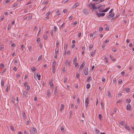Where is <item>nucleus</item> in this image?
Instances as JSON below:
<instances>
[{"label": "nucleus", "mask_w": 134, "mask_h": 134, "mask_svg": "<svg viewBox=\"0 0 134 134\" xmlns=\"http://www.w3.org/2000/svg\"><path fill=\"white\" fill-rule=\"evenodd\" d=\"M56 65V62L54 61L53 63L52 64V71L53 73H54L55 72L56 69L55 65Z\"/></svg>", "instance_id": "f257e3e1"}, {"label": "nucleus", "mask_w": 134, "mask_h": 134, "mask_svg": "<svg viewBox=\"0 0 134 134\" xmlns=\"http://www.w3.org/2000/svg\"><path fill=\"white\" fill-rule=\"evenodd\" d=\"M32 130L31 131L30 130V131L31 134H37V130L36 128H35L34 127H32Z\"/></svg>", "instance_id": "f03ea898"}, {"label": "nucleus", "mask_w": 134, "mask_h": 134, "mask_svg": "<svg viewBox=\"0 0 134 134\" xmlns=\"http://www.w3.org/2000/svg\"><path fill=\"white\" fill-rule=\"evenodd\" d=\"M89 103L88 97H87V98H86V99L85 103L86 109H87V107L88 106V104H89Z\"/></svg>", "instance_id": "7ed1b4c3"}, {"label": "nucleus", "mask_w": 134, "mask_h": 134, "mask_svg": "<svg viewBox=\"0 0 134 134\" xmlns=\"http://www.w3.org/2000/svg\"><path fill=\"white\" fill-rule=\"evenodd\" d=\"M84 74L86 75H87L88 74V70L87 68H86L83 70Z\"/></svg>", "instance_id": "20e7f679"}, {"label": "nucleus", "mask_w": 134, "mask_h": 134, "mask_svg": "<svg viewBox=\"0 0 134 134\" xmlns=\"http://www.w3.org/2000/svg\"><path fill=\"white\" fill-rule=\"evenodd\" d=\"M96 14L98 17H100V16H103L105 15V13H96Z\"/></svg>", "instance_id": "39448f33"}, {"label": "nucleus", "mask_w": 134, "mask_h": 134, "mask_svg": "<svg viewBox=\"0 0 134 134\" xmlns=\"http://www.w3.org/2000/svg\"><path fill=\"white\" fill-rule=\"evenodd\" d=\"M22 92L23 93V97H26L28 96V92H25V91H23Z\"/></svg>", "instance_id": "423d86ee"}, {"label": "nucleus", "mask_w": 134, "mask_h": 134, "mask_svg": "<svg viewBox=\"0 0 134 134\" xmlns=\"http://www.w3.org/2000/svg\"><path fill=\"white\" fill-rule=\"evenodd\" d=\"M114 15V13H110L109 15L107 16V18H113Z\"/></svg>", "instance_id": "0eeeda50"}, {"label": "nucleus", "mask_w": 134, "mask_h": 134, "mask_svg": "<svg viewBox=\"0 0 134 134\" xmlns=\"http://www.w3.org/2000/svg\"><path fill=\"white\" fill-rule=\"evenodd\" d=\"M131 105L130 104H128L127 105V107L126 108L127 110L129 111H130L131 110Z\"/></svg>", "instance_id": "6e6552de"}, {"label": "nucleus", "mask_w": 134, "mask_h": 134, "mask_svg": "<svg viewBox=\"0 0 134 134\" xmlns=\"http://www.w3.org/2000/svg\"><path fill=\"white\" fill-rule=\"evenodd\" d=\"M64 108V105L63 104H62L61 105V107L60 108V110L61 112L63 111Z\"/></svg>", "instance_id": "1a4fd4ad"}, {"label": "nucleus", "mask_w": 134, "mask_h": 134, "mask_svg": "<svg viewBox=\"0 0 134 134\" xmlns=\"http://www.w3.org/2000/svg\"><path fill=\"white\" fill-rule=\"evenodd\" d=\"M96 51V50H94L93 52L91 53L90 55L91 56L93 57L94 56Z\"/></svg>", "instance_id": "9d476101"}, {"label": "nucleus", "mask_w": 134, "mask_h": 134, "mask_svg": "<svg viewBox=\"0 0 134 134\" xmlns=\"http://www.w3.org/2000/svg\"><path fill=\"white\" fill-rule=\"evenodd\" d=\"M57 87L56 86V88L54 92V94L55 95H56V94L58 92V91L57 89Z\"/></svg>", "instance_id": "9b49d317"}, {"label": "nucleus", "mask_w": 134, "mask_h": 134, "mask_svg": "<svg viewBox=\"0 0 134 134\" xmlns=\"http://www.w3.org/2000/svg\"><path fill=\"white\" fill-rule=\"evenodd\" d=\"M130 89L129 88H125V91H126L127 93H129L130 92Z\"/></svg>", "instance_id": "f8f14e48"}, {"label": "nucleus", "mask_w": 134, "mask_h": 134, "mask_svg": "<svg viewBox=\"0 0 134 134\" xmlns=\"http://www.w3.org/2000/svg\"><path fill=\"white\" fill-rule=\"evenodd\" d=\"M125 129L128 130L129 131H130L131 129L129 126H127L126 125L125 126Z\"/></svg>", "instance_id": "ddd939ff"}, {"label": "nucleus", "mask_w": 134, "mask_h": 134, "mask_svg": "<svg viewBox=\"0 0 134 134\" xmlns=\"http://www.w3.org/2000/svg\"><path fill=\"white\" fill-rule=\"evenodd\" d=\"M90 4H91V5H89V6H90V8L91 7L90 5L91 6V9L93 7H94L96 5V4L95 3H93L92 4H91V3H90Z\"/></svg>", "instance_id": "4468645a"}, {"label": "nucleus", "mask_w": 134, "mask_h": 134, "mask_svg": "<svg viewBox=\"0 0 134 134\" xmlns=\"http://www.w3.org/2000/svg\"><path fill=\"white\" fill-rule=\"evenodd\" d=\"M4 48V47L3 44L0 45V50L1 51H3Z\"/></svg>", "instance_id": "2eb2a0df"}, {"label": "nucleus", "mask_w": 134, "mask_h": 134, "mask_svg": "<svg viewBox=\"0 0 134 134\" xmlns=\"http://www.w3.org/2000/svg\"><path fill=\"white\" fill-rule=\"evenodd\" d=\"M110 8L109 7H108V8H106V9H105L104 10H103V12H107L108 10H109V9H110Z\"/></svg>", "instance_id": "dca6fc26"}, {"label": "nucleus", "mask_w": 134, "mask_h": 134, "mask_svg": "<svg viewBox=\"0 0 134 134\" xmlns=\"http://www.w3.org/2000/svg\"><path fill=\"white\" fill-rule=\"evenodd\" d=\"M47 95L48 97L49 96L51 95V94L50 92V91L48 90L47 92Z\"/></svg>", "instance_id": "f3484780"}, {"label": "nucleus", "mask_w": 134, "mask_h": 134, "mask_svg": "<svg viewBox=\"0 0 134 134\" xmlns=\"http://www.w3.org/2000/svg\"><path fill=\"white\" fill-rule=\"evenodd\" d=\"M131 101V100L130 99H127L126 100V103H130Z\"/></svg>", "instance_id": "a211bd4d"}, {"label": "nucleus", "mask_w": 134, "mask_h": 134, "mask_svg": "<svg viewBox=\"0 0 134 134\" xmlns=\"http://www.w3.org/2000/svg\"><path fill=\"white\" fill-rule=\"evenodd\" d=\"M104 60L105 61V63H108V58L106 56H105L104 58Z\"/></svg>", "instance_id": "6ab92c4d"}, {"label": "nucleus", "mask_w": 134, "mask_h": 134, "mask_svg": "<svg viewBox=\"0 0 134 134\" xmlns=\"http://www.w3.org/2000/svg\"><path fill=\"white\" fill-rule=\"evenodd\" d=\"M83 13H84L85 15L87 14H88V12L87 11V10L86 9H84L83 10Z\"/></svg>", "instance_id": "aec40b11"}, {"label": "nucleus", "mask_w": 134, "mask_h": 134, "mask_svg": "<svg viewBox=\"0 0 134 134\" xmlns=\"http://www.w3.org/2000/svg\"><path fill=\"white\" fill-rule=\"evenodd\" d=\"M79 5V3L78 2H77L74 5L73 7L74 8L76 7L77 6H78Z\"/></svg>", "instance_id": "412c9836"}, {"label": "nucleus", "mask_w": 134, "mask_h": 134, "mask_svg": "<svg viewBox=\"0 0 134 134\" xmlns=\"http://www.w3.org/2000/svg\"><path fill=\"white\" fill-rule=\"evenodd\" d=\"M36 75L38 78V80H40V79L41 75L40 74L38 75L37 73V74Z\"/></svg>", "instance_id": "4be33fe9"}, {"label": "nucleus", "mask_w": 134, "mask_h": 134, "mask_svg": "<svg viewBox=\"0 0 134 134\" xmlns=\"http://www.w3.org/2000/svg\"><path fill=\"white\" fill-rule=\"evenodd\" d=\"M85 65V62H83V63H82L80 67V68H82Z\"/></svg>", "instance_id": "5701e85b"}, {"label": "nucleus", "mask_w": 134, "mask_h": 134, "mask_svg": "<svg viewBox=\"0 0 134 134\" xmlns=\"http://www.w3.org/2000/svg\"><path fill=\"white\" fill-rule=\"evenodd\" d=\"M31 70H32L33 71H36V68H35L34 67H33L31 68Z\"/></svg>", "instance_id": "b1692460"}, {"label": "nucleus", "mask_w": 134, "mask_h": 134, "mask_svg": "<svg viewBox=\"0 0 134 134\" xmlns=\"http://www.w3.org/2000/svg\"><path fill=\"white\" fill-rule=\"evenodd\" d=\"M10 127V129L12 131H14L15 130V129L14 128V127L13 126H9Z\"/></svg>", "instance_id": "393cba45"}, {"label": "nucleus", "mask_w": 134, "mask_h": 134, "mask_svg": "<svg viewBox=\"0 0 134 134\" xmlns=\"http://www.w3.org/2000/svg\"><path fill=\"white\" fill-rule=\"evenodd\" d=\"M45 40H46L48 36L47 35L44 34L43 36Z\"/></svg>", "instance_id": "a878e982"}, {"label": "nucleus", "mask_w": 134, "mask_h": 134, "mask_svg": "<svg viewBox=\"0 0 134 134\" xmlns=\"http://www.w3.org/2000/svg\"><path fill=\"white\" fill-rule=\"evenodd\" d=\"M90 84L89 83H88L86 85V87L87 88L89 89L90 88Z\"/></svg>", "instance_id": "bb28decb"}, {"label": "nucleus", "mask_w": 134, "mask_h": 134, "mask_svg": "<svg viewBox=\"0 0 134 134\" xmlns=\"http://www.w3.org/2000/svg\"><path fill=\"white\" fill-rule=\"evenodd\" d=\"M98 11L99 12H103V9L102 8H99V9L98 10Z\"/></svg>", "instance_id": "cd10ccee"}, {"label": "nucleus", "mask_w": 134, "mask_h": 134, "mask_svg": "<svg viewBox=\"0 0 134 134\" xmlns=\"http://www.w3.org/2000/svg\"><path fill=\"white\" fill-rule=\"evenodd\" d=\"M67 80H68L67 77H66L64 79V83H67Z\"/></svg>", "instance_id": "c85d7f7f"}, {"label": "nucleus", "mask_w": 134, "mask_h": 134, "mask_svg": "<svg viewBox=\"0 0 134 134\" xmlns=\"http://www.w3.org/2000/svg\"><path fill=\"white\" fill-rule=\"evenodd\" d=\"M125 122V121H120V124L121 125H124V123Z\"/></svg>", "instance_id": "c756f323"}, {"label": "nucleus", "mask_w": 134, "mask_h": 134, "mask_svg": "<svg viewBox=\"0 0 134 134\" xmlns=\"http://www.w3.org/2000/svg\"><path fill=\"white\" fill-rule=\"evenodd\" d=\"M1 85L2 87L3 86L4 84V80H3L2 81L1 80Z\"/></svg>", "instance_id": "7c9ffc66"}, {"label": "nucleus", "mask_w": 134, "mask_h": 134, "mask_svg": "<svg viewBox=\"0 0 134 134\" xmlns=\"http://www.w3.org/2000/svg\"><path fill=\"white\" fill-rule=\"evenodd\" d=\"M99 117L100 120H102V118H103L101 114H99Z\"/></svg>", "instance_id": "2f4dec72"}, {"label": "nucleus", "mask_w": 134, "mask_h": 134, "mask_svg": "<svg viewBox=\"0 0 134 134\" xmlns=\"http://www.w3.org/2000/svg\"><path fill=\"white\" fill-rule=\"evenodd\" d=\"M6 70V68H4L3 69V71H1V72H0V73H1V74H3V73H4V72H5V70Z\"/></svg>", "instance_id": "473e14b6"}, {"label": "nucleus", "mask_w": 134, "mask_h": 134, "mask_svg": "<svg viewBox=\"0 0 134 134\" xmlns=\"http://www.w3.org/2000/svg\"><path fill=\"white\" fill-rule=\"evenodd\" d=\"M48 2V1H45L43 3H42V5L43 4H47Z\"/></svg>", "instance_id": "72a5a7b5"}, {"label": "nucleus", "mask_w": 134, "mask_h": 134, "mask_svg": "<svg viewBox=\"0 0 134 134\" xmlns=\"http://www.w3.org/2000/svg\"><path fill=\"white\" fill-rule=\"evenodd\" d=\"M0 66H1L2 67V69H4V64L3 63H1L0 64Z\"/></svg>", "instance_id": "f704fd0d"}, {"label": "nucleus", "mask_w": 134, "mask_h": 134, "mask_svg": "<svg viewBox=\"0 0 134 134\" xmlns=\"http://www.w3.org/2000/svg\"><path fill=\"white\" fill-rule=\"evenodd\" d=\"M95 131H96V133H99V132H100L97 129H95Z\"/></svg>", "instance_id": "c9c22d12"}, {"label": "nucleus", "mask_w": 134, "mask_h": 134, "mask_svg": "<svg viewBox=\"0 0 134 134\" xmlns=\"http://www.w3.org/2000/svg\"><path fill=\"white\" fill-rule=\"evenodd\" d=\"M11 24H8L7 27V29L9 30V29H10L11 27Z\"/></svg>", "instance_id": "e433bc0d"}, {"label": "nucleus", "mask_w": 134, "mask_h": 134, "mask_svg": "<svg viewBox=\"0 0 134 134\" xmlns=\"http://www.w3.org/2000/svg\"><path fill=\"white\" fill-rule=\"evenodd\" d=\"M107 96H108L109 97H111V93L110 92V91L108 92V94H107Z\"/></svg>", "instance_id": "4c0bfd02"}, {"label": "nucleus", "mask_w": 134, "mask_h": 134, "mask_svg": "<svg viewBox=\"0 0 134 134\" xmlns=\"http://www.w3.org/2000/svg\"><path fill=\"white\" fill-rule=\"evenodd\" d=\"M24 46L23 44L21 45V49L22 51H23V50H24Z\"/></svg>", "instance_id": "58836bf2"}, {"label": "nucleus", "mask_w": 134, "mask_h": 134, "mask_svg": "<svg viewBox=\"0 0 134 134\" xmlns=\"http://www.w3.org/2000/svg\"><path fill=\"white\" fill-rule=\"evenodd\" d=\"M56 49H55V55L57 54H58V52L59 51V49H58L57 51H56Z\"/></svg>", "instance_id": "ea45409f"}, {"label": "nucleus", "mask_w": 134, "mask_h": 134, "mask_svg": "<svg viewBox=\"0 0 134 134\" xmlns=\"http://www.w3.org/2000/svg\"><path fill=\"white\" fill-rule=\"evenodd\" d=\"M40 38H38L37 39V42L38 43H40Z\"/></svg>", "instance_id": "a19ab883"}, {"label": "nucleus", "mask_w": 134, "mask_h": 134, "mask_svg": "<svg viewBox=\"0 0 134 134\" xmlns=\"http://www.w3.org/2000/svg\"><path fill=\"white\" fill-rule=\"evenodd\" d=\"M93 46L92 44L89 47V49L90 50H91L93 48Z\"/></svg>", "instance_id": "79ce46f5"}, {"label": "nucleus", "mask_w": 134, "mask_h": 134, "mask_svg": "<svg viewBox=\"0 0 134 134\" xmlns=\"http://www.w3.org/2000/svg\"><path fill=\"white\" fill-rule=\"evenodd\" d=\"M91 76H89V77L87 79V82H89V80L90 79H91Z\"/></svg>", "instance_id": "37998d69"}, {"label": "nucleus", "mask_w": 134, "mask_h": 134, "mask_svg": "<svg viewBox=\"0 0 134 134\" xmlns=\"http://www.w3.org/2000/svg\"><path fill=\"white\" fill-rule=\"evenodd\" d=\"M33 0H30L29 2L28 3H27L26 4V5H28L29 4L32 3L33 2Z\"/></svg>", "instance_id": "c03bdc74"}, {"label": "nucleus", "mask_w": 134, "mask_h": 134, "mask_svg": "<svg viewBox=\"0 0 134 134\" xmlns=\"http://www.w3.org/2000/svg\"><path fill=\"white\" fill-rule=\"evenodd\" d=\"M42 55H41L38 58V60H40L42 58Z\"/></svg>", "instance_id": "a18cd8bd"}, {"label": "nucleus", "mask_w": 134, "mask_h": 134, "mask_svg": "<svg viewBox=\"0 0 134 134\" xmlns=\"http://www.w3.org/2000/svg\"><path fill=\"white\" fill-rule=\"evenodd\" d=\"M49 18V16H47L45 17L44 19V20H47Z\"/></svg>", "instance_id": "49530a36"}, {"label": "nucleus", "mask_w": 134, "mask_h": 134, "mask_svg": "<svg viewBox=\"0 0 134 134\" xmlns=\"http://www.w3.org/2000/svg\"><path fill=\"white\" fill-rule=\"evenodd\" d=\"M76 61H77V58H74L73 60V62H74L76 63Z\"/></svg>", "instance_id": "de8ad7c7"}, {"label": "nucleus", "mask_w": 134, "mask_h": 134, "mask_svg": "<svg viewBox=\"0 0 134 134\" xmlns=\"http://www.w3.org/2000/svg\"><path fill=\"white\" fill-rule=\"evenodd\" d=\"M28 49L30 51H31V50L32 47L31 46H30L28 47Z\"/></svg>", "instance_id": "09e8293b"}, {"label": "nucleus", "mask_w": 134, "mask_h": 134, "mask_svg": "<svg viewBox=\"0 0 134 134\" xmlns=\"http://www.w3.org/2000/svg\"><path fill=\"white\" fill-rule=\"evenodd\" d=\"M113 82L114 83H115L116 84V78H114L113 80Z\"/></svg>", "instance_id": "8fccbe9b"}, {"label": "nucleus", "mask_w": 134, "mask_h": 134, "mask_svg": "<svg viewBox=\"0 0 134 134\" xmlns=\"http://www.w3.org/2000/svg\"><path fill=\"white\" fill-rule=\"evenodd\" d=\"M16 99L15 98H12V102H13L14 103H15V101Z\"/></svg>", "instance_id": "3c124183"}, {"label": "nucleus", "mask_w": 134, "mask_h": 134, "mask_svg": "<svg viewBox=\"0 0 134 134\" xmlns=\"http://www.w3.org/2000/svg\"><path fill=\"white\" fill-rule=\"evenodd\" d=\"M17 5L18 4L16 3H15L14 5L12 7L14 8V7H16V6H17Z\"/></svg>", "instance_id": "603ef678"}, {"label": "nucleus", "mask_w": 134, "mask_h": 134, "mask_svg": "<svg viewBox=\"0 0 134 134\" xmlns=\"http://www.w3.org/2000/svg\"><path fill=\"white\" fill-rule=\"evenodd\" d=\"M18 100H19L18 98V97H17L16 98V100L17 101V103H15V105H17L18 103Z\"/></svg>", "instance_id": "864d4df0"}, {"label": "nucleus", "mask_w": 134, "mask_h": 134, "mask_svg": "<svg viewBox=\"0 0 134 134\" xmlns=\"http://www.w3.org/2000/svg\"><path fill=\"white\" fill-rule=\"evenodd\" d=\"M30 86L29 85V86H27V88H26V90H29L30 89Z\"/></svg>", "instance_id": "5fc2aeb1"}, {"label": "nucleus", "mask_w": 134, "mask_h": 134, "mask_svg": "<svg viewBox=\"0 0 134 134\" xmlns=\"http://www.w3.org/2000/svg\"><path fill=\"white\" fill-rule=\"evenodd\" d=\"M6 92H8V86L7 85L6 87Z\"/></svg>", "instance_id": "6e6d98bb"}, {"label": "nucleus", "mask_w": 134, "mask_h": 134, "mask_svg": "<svg viewBox=\"0 0 134 134\" xmlns=\"http://www.w3.org/2000/svg\"><path fill=\"white\" fill-rule=\"evenodd\" d=\"M51 13V12H47L46 14V15L48 16Z\"/></svg>", "instance_id": "4d7b16f0"}, {"label": "nucleus", "mask_w": 134, "mask_h": 134, "mask_svg": "<svg viewBox=\"0 0 134 134\" xmlns=\"http://www.w3.org/2000/svg\"><path fill=\"white\" fill-rule=\"evenodd\" d=\"M76 74V77L77 78H79V76H80V75H79V74L77 73V74Z\"/></svg>", "instance_id": "13d9d810"}, {"label": "nucleus", "mask_w": 134, "mask_h": 134, "mask_svg": "<svg viewBox=\"0 0 134 134\" xmlns=\"http://www.w3.org/2000/svg\"><path fill=\"white\" fill-rule=\"evenodd\" d=\"M122 102V100H119L117 101V102H116V103H121Z\"/></svg>", "instance_id": "bf43d9fd"}, {"label": "nucleus", "mask_w": 134, "mask_h": 134, "mask_svg": "<svg viewBox=\"0 0 134 134\" xmlns=\"http://www.w3.org/2000/svg\"><path fill=\"white\" fill-rule=\"evenodd\" d=\"M112 51L114 52H116V48H112Z\"/></svg>", "instance_id": "052dcab7"}, {"label": "nucleus", "mask_w": 134, "mask_h": 134, "mask_svg": "<svg viewBox=\"0 0 134 134\" xmlns=\"http://www.w3.org/2000/svg\"><path fill=\"white\" fill-rule=\"evenodd\" d=\"M68 46V45L67 44H65V47H64V49L65 50H66L67 48V47Z\"/></svg>", "instance_id": "680f3d73"}, {"label": "nucleus", "mask_w": 134, "mask_h": 134, "mask_svg": "<svg viewBox=\"0 0 134 134\" xmlns=\"http://www.w3.org/2000/svg\"><path fill=\"white\" fill-rule=\"evenodd\" d=\"M57 29V27L56 26H54V31L55 32L56 31V30Z\"/></svg>", "instance_id": "e2e57ef3"}, {"label": "nucleus", "mask_w": 134, "mask_h": 134, "mask_svg": "<svg viewBox=\"0 0 134 134\" xmlns=\"http://www.w3.org/2000/svg\"><path fill=\"white\" fill-rule=\"evenodd\" d=\"M122 82V80L121 79H119L118 81V83L119 84H121Z\"/></svg>", "instance_id": "0e129e2a"}, {"label": "nucleus", "mask_w": 134, "mask_h": 134, "mask_svg": "<svg viewBox=\"0 0 134 134\" xmlns=\"http://www.w3.org/2000/svg\"><path fill=\"white\" fill-rule=\"evenodd\" d=\"M103 28L102 27H100L99 28V31H101L103 30Z\"/></svg>", "instance_id": "69168bd1"}, {"label": "nucleus", "mask_w": 134, "mask_h": 134, "mask_svg": "<svg viewBox=\"0 0 134 134\" xmlns=\"http://www.w3.org/2000/svg\"><path fill=\"white\" fill-rule=\"evenodd\" d=\"M27 81H26L25 82L24 84V87H25L27 85Z\"/></svg>", "instance_id": "338daca9"}, {"label": "nucleus", "mask_w": 134, "mask_h": 134, "mask_svg": "<svg viewBox=\"0 0 134 134\" xmlns=\"http://www.w3.org/2000/svg\"><path fill=\"white\" fill-rule=\"evenodd\" d=\"M61 130L62 131H63L64 130V128L63 126H62L60 128Z\"/></svg>", "instance_id": "774afa93"}]
</instances>
